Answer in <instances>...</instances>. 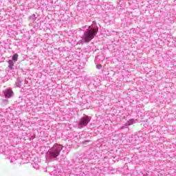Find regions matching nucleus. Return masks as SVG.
<instances>
[{
  "instance_id": "nucleus-1",
  "label": "nucleus",
  "mask_w": 176,
  "mask_h": 176,
  "mask_svg": "<svg viewBox=\"0 0 176 176\" xmlns=\"http://www.w3.org/2000/svg\"><path fill=\"white\" fill-rule=\"evenodd\" d=\"M97 32H98V27L96 25L89 26L88 28L84 31L81 36L82 42L89 43V42L94 39V37L97 35Z\"/></svg>"
},
{
  "instance_id": "nucleus-2",
  "label": "nucleus",
  "mask_w": 176,
  "mask_h": 176,
  "mask_svg": "<svg viewBox=\"0 0 176 176\" xmlns=\"http://www.w3.org/2000/svg\"><path fill=\"white\" fill-rule=\"evenodd\" d=\"M63 148H64V146L61 144H54V146L47 152L46 159H48V160H58Z\"/></svg>"
},
{
  "instance_id": "nucleus-3",
  "label": "nucleus",
  "mask_w": 176,
  "mask_h": 176,
  "mask_svg": "<svg viewBox=\"0 0 176 176\" xmlns=\"http://www.w3.org/2000/svg\"><path fill=\"white\" fill-rule=\"evenodd\" d=\"M122 172L124 175L127 176H152V172H146V170L142 171L140 169H136L135 170H129L127 165H125L123 167Z\"/></svg>"
},
{
  "instance_id": "nucleus-4",
  "label": "nucleus",
  "mask_w": 176,
  "mask_h": 176,
  "mask_svg": "<svg viewBox=\"0 0 176 176\" xmlns=\"http://www.w3.org/2000/svg\"><path fill=\"white\" fill-rule=\"evenodd\" d=\"M91 155L86 153L84 155H75L73 157L72 162L74 163H83V160H90Z\"/></svg>"
},
{
  "instance_id": "nucleus-5",
  "label": "nucleus",
  "mask_w": 176,
  "mask_h": 176,
  "mask_svg": "<svg viewBox=\"0 0 176 176\" xmlns=\"http://www.w3.org/2000/svg\"><path fill=\"white\" fill-rule=\"evenodd\" d=\"M176 167L167 166L166 169L158 172V176H175Z\"/></svg>"
},
{
  "instance_id": "nucleus-6",
  "label": "nucleus",
  "mask_w": 176,
  "mask_h": 176,
  "mask_svg": "<svg viewBox=\"0 0 176 176\" xmlns=\"http://www.w3.org/2000/svg\"><path fill=\"white\" fill-rule=\"evenodd\" d=\"M90 116H85L82 118H81L78 122V129H83V127H86L90 123Z\"/></svg>"
},
{
  "instance_id": "nucleus-7",
  "label": "nucleus",
  "mask_w": 176,
  "mask_h": 176,
  "mask_svg": "<svg viewBox=\"0 0 176 176\" xmlns=\"http://www.w3.org/2000/svg\"><path fill=\"white\" fill-rule=\"evenodd\" d=\"M5 98H11V97H13V95L14 93L13 92V90L12 89H8L3 92Z\"/></svg>"
},
{
  "instance_id": "nucleus-8",
  "label": "nucleus",
  "mask_w": 176,
  "mask_h": 176,
  "mask_svg": "<svg viewBox=\"0 0 176 176\" xmlns=\"http://www.w3.org/2000/svg\"><path fill=\"white\" fill-rule=\"evenodd\" d=\"M47 171H48V173H50V174L57 175V172L58 171V169H56V166H48L47 168Z\"/></svg>"
},
{
  "instance_id": "nucleus-9",
  "label": "nucleus",
  "mask_w": 176,
  "mask_h": 176,
  "mask_svg": "<svg viewBox=\"0 0 176 176\" xmlns=\"http://www.w3.org/2000/svg\"><path fill=\"white\" fill-rule=\"evenodd\" d=\"M21 83H23V79L20 77L17 78L15 82L16 87L21 88Z\"/></svg>"
},
{
  "instance_id": "nucleus-10",
  "label": "nucleus",
  "mask_w": 176,
  "mask_h": 176,
  "mask_svg": "<svg viewBox=\"0 0 176 176\" xmlns=\"http://www.w3.org/2000/svg\"><path fill=\"white\" fill-rule=\"evenodd\" d=\"M14 62L12 60H8V68L11 69V71H13L14 69Z\"/></svg>"
},
{
  "instance_id": "nucleus-11",
  "label": "nucleus",
  "mask_w": 176,
  "mask_h": 176,
  "mask_svg": "<svg viewBox=\"0 0 176 176\" xmlns=\"http://www.w3.org/2000/svg\"><path fill=\"white\" fill-rule=\"evenodd\" d=\"M8 160H10V163H16L17 158L13 155H10L7 157Z\"/></svg>"
},
{
  "instance_id": "nucleus-12",
  "label": "nucleus",
  "mask_w": 176,
  "mask_h": 176,
  "mask_svg": "<svg viewBox=\"0 0 176 176\" xmlns=\"http://www.w3.org/2000/svg\"><path fill=\"white\" fill-rule=\"evenodd\" d=\"M29 19L32 21V23H34L36 20V15H35V14H33L32 15L30 16Z\"/></svg>"
},
{
  "instance_id": "nucleus-13",
  "label": "nucleus",
  "mask_w": 176,
  "mask_h": 176,
  "mask_svg": "<svg viewBox=\"0 0 176 176\" xmlns=\"http://www.w3.org/2000/svg\"><path fill=\"white\" fill-rule=\"evenodd\" d=\"M18 58H19V54H14L12 56V60L14 63H16V61H17Z\"/></svg>"
},
{
  "instance_id": "nucleus-14",
  "label": "nucleus",
  "mask_w": 176,
  "mask_h": 176,
  "mask_svg": "<svg viewBox=\"0 0 176 176\" xmlns=\"http://www.w3.org/2000/svg\"><path fill=\"white\" fill-rule=\"evenodd\" d=\"M134 124V119H130L128 120L127 123L124 124V126H131V124Z\"/></svg>"
},
{
  "instance_id": "nucleus-15",
  "label": "nucleus",
  "mask_w": 176,
  "mask_h": 176,
  "mask_svg": "<svg viewBox=\"0 0 176 176\" xmlns=\"http://www.w3.org/2000/svg\"><path fill=\"white\" fill-rule=\"evenodd\" d=\"M9 104V100L8 99H3L1 102V105H8Z\"/></svg>"
},
{
  "instance_id": "nucleus-16",
  "label": "nucleus",
  "mask_w": 176,
  "mask_h": 176,
  "mask_svg": "<svg viewBox=\"0 0 176 176\" xmlns=\"http://www.w3.org/2000/svg\"><path fill=\"white\" fill-rule=\"evenodd\" d=\"M32 166L33 168H35L36 170H39V165L38 164L34 163L32 164Z\"/></svg>"
},
{
  "instance_id": "nucleus-17",
  "label": "nucleus",
  "mask_w": 176,
  "mask_h": 176,
  "mask_svg": "<svg viewBox=\"0 0 176 176\" xmlns=\"http://www.w3.org/2000/svg\"><path fill=\"white\" fill-rule=\"evenodd\" d=\"M96 68H97V69H101V68H102V65H96Z\"/></svg>"
},
{
  "instance_id": "nucleus-18",
  "label": "nucleus",
  "mask_w": 176,
  "mask_h": 176,
  "mask_svg": "<svg viewBox=\"0 0 176 176\" xmlns=\"http://www.w3.org/2000/svg\"><path fill=\"white\" fill-rule=\"evenodd\" d=\"M126 126L124 125V126H122L120 127V129H121V130H123V129H124V127H126Z\"/></svg>"
},
{
  "instance_id": "nucleus-19",
  "label": "nucleus",
  "mask_w": 176,
  "mask_h": 176,
  "mask_svg": "<svg viewBox=\"0 0 176 176\" xmlns=\"http://www.w3.org/2000/svg\"><path fill=\"white\" fill-rule=\"evenodd\" d=\"M87 142H90V140H86L84 142V144H87Z\"/></svg>"
},
{
  "instance_id": "nucleus-20",
  "label": "nucleus",
  "mask_w": 176,
  "mask_h": 176,
  "mask_svg": "<svg viewBox=\"0 0 176 176\" xmlns=\"http://www.w3.org/2000/svg\"><path fill=\"white\" fill-rule=\"evenodd\" d=\"M35 139V136H32L31 138H30V140H34Z\"/></svg>"
},
{
  "instance_id": "nucleus-21",
  "label": "nucleus",
  "mask_w": 176,
  "mask_h": 176,
  "mask_svg": "<svg viewBox=\"0 0 176 176\" xmlns=\"http://www.w3.org/2000/svg\"><path fill=\"white\" fill-rule=\"evenodd\" d=\"M85 176H89V173H88V175H85Z\"/></svg>"
}]
</instances>
